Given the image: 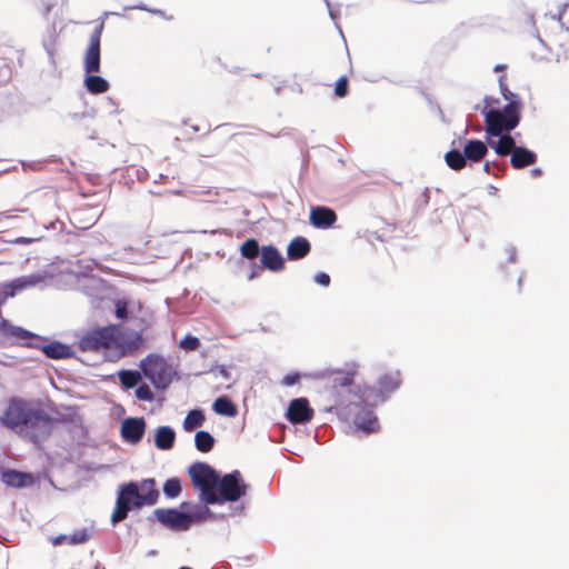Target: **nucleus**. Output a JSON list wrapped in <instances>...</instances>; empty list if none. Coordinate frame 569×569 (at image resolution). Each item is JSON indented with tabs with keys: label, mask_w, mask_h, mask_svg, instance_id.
<instances>
[{
	"label": "nucleus",
	"mask_w": 569,
	"mask_h": 569,
	"mask_svg": "<svg viewBox=\"0 0 569 569\" xmlns=\"http://www.w3.org/2000/svg\"><path fill=\"white\" fill-rule=\"evenodd\" d=\"M400 373H385L378 379V388L363 386L358 387L352 392V399L350 400V407L361 408L355 413L353 425L357 430L362 431L366 435L373 433L379 429V421L375 415L372 408L378 403H383L390 393L395 392L400 387Z\"/></svg>",
	"instance_id": "f03ea898"
},
{
	"label": "nucleus",
	"mask_w": 569,
	"mask_h": 569,
	"mask_svg": "<svg viewBox=\"0 0 569 569\" xmlns=\"http://www.w3.org/2000/svg\"><path fill=\"white\" fill-rule=\"evenodd\" d=\"M146 428V420L142 417H129L122 421L120 435L126 442L137 445L142 440Z\"/></svg>",
	"instance_id": "2eb2a0df"
},
{
	"label": "nucleus",
	"mask_w": 569,
	"mask_h": 569,
	"mask_svg": "<svg viewBox=\"0 0 569 569\" xmlns=\"http://www.w3.org/2000/svg\"><path fill=\"white\" fill-rule=\"evenodd\" d=\"M139 368L142 376L146 377L156 389L167 390L173 380L176 371L157 353H149L140 361Z\"/></svg>",
	"instance_id": "39448f33"
},
{
	"label": "nucleus",
	"mask_w": 569,
	"mask_h": 569,
	"mask_svg": "<svg viewBox=\"0 0 569 569\" xmlns=\"http://www.w3.org/2000/svg\"><path fill=\"white\" fill-rule=\"evenodd\" d=\"M212 409L216 413L228 418L238 415L237 405L227 396L218 397L212 405Z\"/></svg>",
	"instance_id": "a878e982"
},
{
	"label": "nucleus",
	"mask_w": 569,
	"mask_h": 569,
	"mask_svg": "<svg viewBox=\"0 0 569 569\" xmlns=\"http://www.w3.org/2000/svg\"><path fill=\"white\" fill-rule=\"evenodd\" d=\"M42 238H43V236H39V237H18L14 240H12V243H14V244H31V243H34V242L41 240Z\"/></svg>",
	"instance_id": "49530a36"
},
{
	"label": "nucleus",
	"mask_w": 569,
	"mask_h": 569,
	"mask_svg": "<svg viewBox=\"0 0 569 569\" xmlns=\"http://www.w3.org/2000/svg\"><path fill=\"white\" fill-rule=\"evenodd\" d=\"M505 252L507 253V261L509 263H516L517 262V256L518 251L517 248L512 244H509L505 248Z\"/></svg>",
	"instance_id": "09e8293b"
},
{
	"label": "nucleus",
	"mask_w": 569,
	"mask_h": 569,
	"mask_svg": "<svg viewBox=\"0 0 569 569\" xmlns=\"http://www.w3.org/2000/svg\"><path fill=\"white\" fill-rule=\"evenodd\" d=\"M153 517L163 527L171 531L181 532L190 529V518L187 512L177 508H158L153 511Z\"/></svg>",
	"instance_id": "9b49d317"
},
{
	"label": "nucleus",
	"mask_w": 569,
	"mask_h": 569,
	"mask_svg": "<svg viewBox=\"0 0 569 569\" xmlns=\"http://www.w3.org/2000/svg\"><path fill=\"white\" fill-rule=\"evenodd\" d=\"M206 420V416L203 410L201 409H192L190 410L184 420H183V429L187 432L193 431L194 429L201 427Z\"/></svg>",
	"instance_id": "cd10ccee"
},
{
	"label": "nucleus",
	"mask_w": 569,
	"mask_h": 569,
	"mask_svg": "<svg viewBox=\"0 0 569 569\" xmlns=\"http://www.w3.org/2000/svg\"><path fill=\"white\" fill-rule=\"evenodd\" d=\"M104 29V20L98 19L97 26L89 38V46L83 58V69L88 72H100L101 66V36Z\"/></svg>",
	"instance_id": "9d476101"
},
{
	"label": "nucleus",
	"mask_w": 569,
	"mask_h": 569,
	"mask_svg": "<svg viewBox=\"0 0 569 569\" xmlns=\"http://www.w3.org/2000/svg\"><path fill=\"white\" fill-rule=\"evenodd\" d=\"M62 224H63V223H62L61 221L57 220V221L51 222V223H50V224H48V226H44L43 228H44L46 230H49V229H52V230H61Z\"/></svg>",
	"instance_id": "bf43d9fd"
},
{
	"label": "nucleus",
	"mask_w": 569,
	"mask_h": 569,
	"mask_svg": "<svg viewBox=\"0 0 569 569\" xmlns=\"http://www.w3.org/2000/svg\"><path fill=\"white\" fill-rule=\"evenodd\" d=\"M176 441V431L170 426H161L157 428L154 433V446L159 450H170L173 448Z\"/></svg>",
	"instance_id": "5701e85b"
},
{
	"label": "nucleus",
	"mask_w": 569,
	"mask_h": 569,
	"mask_svg": "<svg viewBox=\"0 0 569 569\" xmlns=\"http://www.w3.org/2000/svg\"><path fill=\"white\" fill-rule=\"evenodd\" d=\"M121 386L124 389L137 388L139 383L142 382V372L138 370H120L117 373Z\"/></svg>",
	"instance_id": "bb28decb"
},
{
	"label": "nucleus",
	"mask_w": 569,
	"mask_h": 569,
	"mask_svg": "<svg viewBox=\"0 0 569 569\" xmlns=\"http://www.w3.org/2000/svg\"><path fill=\"white\" fill-rule=\"evenodd\" d=\"M179 347L184 351H194L200 347V340L194 336L187 335L180 340Z\"/></svg>",
	"instance_id": "c9c22d12"
},
{
	"label": "nucleus",
	"mask_w": 569,
	"mask_h": 569,
	"mask_svg": "<svg viewBox=\"0 0 569 569\" xmlns=\"http://www.w3.org/2000/svg\"><path fill=\"white\" fill-rule=\"evenodd\" d=\"M491 167L497 168L499 171H503L505 170V167H501L497 161H492V162L487 161L483 164V171L487 172V173H490L491 172L490 171Z\"/></svg>",
	"instance_id": "4d7b16f0"
},
{
	"label": "nucleus",
	"mask_w": 569,
	"mask_h": 569,
	"mask_svg": "<svg viewBox=\"0 0 569 569\" xmlns=\"http://www.w3.org/2000/svg\"><path fill=\"white\" fill-rule=\"evenodd\" d=\"M445 161H446L447 166L455 171H459V170L463 169L467 164V159L465 157V152H463V150L461 151L459 149L449 150L445 154Z\"/></svg>",
	"instance_id": "c85d7f7f"
},
{
	"label": "nucleus",
	"mask_w": 569,
	"mask_h": 569,
	"mask_svg": "<svg viewBox=\"0 0 569 569\" xmlns=\"http://www.w3.org/2000/svg\"><path fill=\"white\" fill-rule=\"evenodd\" d=\"M335 93L339 98H343L348 94V79L346 77H341L336 82Z\"/></svg>",
	"instance_id": "ea45409f"
},
{
	"label": "nucleus",
	"mask_w": 569,
	"mask_h": 569,
	"mask_svg": "<svg viewBox=\"0 0 569 569\" xmlns=\"http://www.w3.org/2000/svg\"><path fill=\"white\" fill-rule=\"evenodd\" d=\"M46 279V273H31L6 282L2 284V289H4V298H13L23 290L38 287L42 284Z\"/></svg>",
	"instance_id": "f8f14e48"
},
{
	"label": "nucleus",
	"mask_w": 569,
	"mask_h": 569,
	"mask_svg": "<svg viewBox=\"0 0 569 569\" xmlns=\"http://www.w3.org/2000/svg\"><path fill=\"white\" fill-rule=\"evenodd\" d=\"M218 370L219 375L226 379V380H230L231 379V375L230 372L227 370L226 366L224 365H216L214 367H211L210 368V372H213L214 370Z\"/></svg>",
	"instance_id": "3c124183"
},
{
	"label": "nucleus",
	"mask_w": 569,
	"mask_h": 569,
	"mask_svg": "<svg viewBox=\"0 0 569 569\" xmlns=\"http://www.w3.org/2000/svg\"><path fill=\"white\" fill-rule=\"evenodd\" d=\"M11 78V68L4 58H0V84L6 83Z\"/></svg>",
	"instance_id": "a19ab883"
},
{
	"label": "nucleus",
	"mask_w": 569,
	"mask_h": 569,
	"mask_svg": "<svg viewBox=\"0 0 569 569\" xmlns=\"http://www.w3.org/2000/svg\"><path fill=\"white\" fill-rule=\"evenodd\" d=\"M84 72H86V76H84L83 84H84L86 89L88 90V92H90L92 94H100V93H104L109 90L110 84L106 78L96 74L97 72H88L87 70H84Z\"/></svg>",
	"instance_id": "b1692460"
},
{
	"label": "nucleus",
	"mask_w": 569,
	"mask_h": 569,
	"mask_svg": "<svg viewBox=\"0 0 569 569\" xmlns=\"http://www.w3.org/2000/svg\"><path fill=\"white\" fill-rule=\"evenodd\" d=\"M134 395L137 399L151 402L154 400V395L147 383H139L136 388Z\"/></svg>",
	"instance_id": "f704fd0d"
},
{
	"label": "nucleus",
	"mask_w": 569,
	"mask_h": 569,
	"mask_svg": "<svg viewBox=\"0 0 569 569\" xmlns=\"http://www.w3.org/2000/svg\"><path fill=\"white\" fill-rule=\"evenodd\" d=\"M116 327L107 326L87 332L78 342L81 351H98L118 343Z\"/></svg>",
	"instance_id": "0eeeda50"
},
{
	"label": "nucleus",
	"mask_w": 569,
	"mask_h": 569,
	"mask_svg": "<svg viewBox=\"0 0 569 569\" xmlns=\"http://www.w3.org/2000/svg\"><path fill=\"white\" fill-rule=\"evenodd\" d=\"M262 247L259 246V242L254 238L247 239L240 246V254L242 258L247 260H254L261 254Z\"/></svg>",
	"instance_id": "7c9ffc66"
},
{
	"label": "nucleus",
	"mask_w": 569,
	"mask_h": 569,
	"mask_svg": "<svg viewBox=\"0 0 569 569\" xmlns=\"http://www.w3.org/2000/svg\"><path fill=\"white\" fill-rule=\"evenodd\" d=\"M323 1H325L326 6H327V8H328L329 16H330L331 20L335 22V24H336V27L338 28L339 32H340V33H342L341 28H340V26H339V24H338V22H337V19H338V17H339V10L333 9V8L331 7V3H330V1H329V0H323Z\"/></svg>",
	"instance_id": "8fccbe9b"
},
{
	"label": "nucleus",
	"mask_w": 569,
	"mask_h": 569,
	"mask_svg": "<svg viewBox=\"0 0 569 569\" xmlns=\"http://www.w3.org/2000/svg\"><path fill=\"white\" fill-rule=\"evenodd\" d=\"M300 379V375L298 372L288 373L282 379V385L287 387H291L296 385Z\"/></svg>",
	"instance_id": "de8ad7c7"
},
{
	"label": "nucleus",
	"mask_w": 569,
	"mask_h": 569,
	"mask_svg": "<svg viewBox=\"0 0 569 569\" xmlns=\"http://www.w3.org/2000/svg\"><path fill=\"white\" fill-rule=\"evenodd\" d=\"M260 263L271 272L284 270V258L273 244L262 246Z\"/></svg>",
	"instance_id": "dca6fc26"
},
{
	"label": "nucleus",
	"mask_w": 569,
	"mask_h": 569,
	"mask_svg": "<svg viewBox=\"0 0 569 569\" xmlns=\"http://www.w3.org/2000/svg\"><path fill=\"white\" fill-rule=\"evenodd\" d=\"M525 274H526V272L521 271V273H520V276L518 278V289H519V291L521 290V286H522V281L525 279Z\"/></svg>",
	"instance_id": "69168bd1"
},
{
	"label": "nucleus",
	"mask_w": 569,
	"mask_h": 569,
	"mask_svg": "<svg viewBox=\"0 0 569 569\" xmlns=\"http://www.w3.org/2000/svg\"><path fill=\"white\" fill-rule=\"evenodd\" d=\"M337 220L336 212L328 207H316L310 212V223L318 229H328Z\"/></svg>",
	"instance_id": "f3484780"
},
{
	"label": "nucleus",
	"mask_w": 569,
	"mask_h": 569,
	"mask_svg": "<svg viewBox=\"0 0 569 569\" xmlns=\"http://www.w3.org/2000/svg\"><path fill=\"white\" fill-rule=\"evenodd\" d=\"M353 378H355V371H347V372H337V376L332 379L333 388H348V397H347V403H345V400H340L339 405L335 408H331L330 410L335 409L338 413V416L342 419L348 420L350 417H352V421L355 420V413L361 410L363 406L360 408H355V406L350 407V400L352 399V392L357 390V387H353Z\"/></svg>",
	"instance_id": "1a4fd4ad"
},
{
	"label": "nucleus",
	"mask_w": 569,
	"mask_h": 569,
	"mask_svg": "<svg viewBox=\"0 0 569 569\" xmlns=\"http://www.w3.org/2000/svg\"><path fill=\"white\" fill-rule=\"evenodd\" d=\"M489 98H485V102L488 103ZM485 116V131L489 137H500L502 133H510L519 123L513 118H506L500 113L499 109L488 108L486 104L481 109Z\"/></svg>",
	"instance_id": "6e6552de"
},
{
	"label": "nucleus",
	"mask_w": 569,
	"mask_h": 569,
	"mask_svg": "<svg viewBox=\"0 0 569 569\" xmlns=\"http://www.w3.org/2000/svg\"><path fill=\"white\" fill-rule=\"evenodd\" d=\"M1 327L6 335L16 337L18 339H29L24 343L26 347L34 348L42 351V347L47 345L48 339L46 337L38 336L31 331H28L21 327L12 326L8 320L1 318Z\"/></svg>",
	"instance_id": "4468645a"
},
{
	"label": "nucleus",
	"mask_w": 569,
	"mask_h": 569,
	"mask_svg": "<svg viewBox=\"0 0 569 569\" xmlns=\"http://www.w3.org/2000/svg\"><path fill=\"white\" fill-rule=\"evenodd\" d=\"M127 315H128L127 306L126 305H117V308H116L117 318L123 320L127 318Z\"/></svg>",
	"instance_id": "5fc2aeb1"
},
{
	"label": "nucleus",
	"mask_w": 569,
	"mask_h": 569,
	"mask_svg": "<svg viewBox=\"0 0 569 569\" xmlns=\"http://www.w3.org/2000/svg\"><path fill=\"white\" fill-rule=\"evenodd\" d=\"M159 495L153 478L121 483L117 490L116 505L110 518L111 525L116 527L123 521L131 510L154 506L158 502Z\"/></svg>",
	"instance_id": "7ed1b4c3"
},
{
	"label": "nucleus",
	"mask_w": 569,
	"mask_h": 569,
	"mask_svg": "<svg viewBox=\"0 0 569 569\" xmlns=\"http://www.w3.org/2000/svg\"><path fill=\"white\" fill-rule=\"evenodd\" d=\"M499 138L501 139V141L506 146V148H509V154H511V151L515 148L519 147V146H516V139L510 133H502Z\"/></svg>",
	"instance_id": "c03bdc74"
},
{
	"label": "nucleus",
	"mask_w": 569,
	"mask_h": 569,
	"mask_svg": "<svg viewBox=\"0 0 569 569\" xmlns=\"http://www.w3.org/2000/svg\"><path fill=\"white\" fill-rule=\"evenodd\" d=\"M148 172L146 169H137V178L138 180H146Z\"/></svg>",
	"instance_id": "680f3d73"
},
{
	"label": "nucleus",
	"mask_w": 569,
	"mask_h": 569,
	"mask_svg": "<svg viewBox=\"0 0 569 569\" xmlns=\"http://www.w3.org/2000/svg\"><path fill=\"white\" fill-rule=\"evenodd\" d=\"M1 479L8 487L23 488L32 481L30 473L21 472L14 469H7L2 472Z\"/></svg>",
	"instance_id": "393cba45"
},
{
	"label": "nucleus",
	"mask_w": 569,
	"mask_h": 569,
	"mask_svg": "<svg viewBox=\"0 0 569 569\" xmlns=\"http://www.w3.org/2000/svg\"><path fill=\"white\" fill-rule=\"evenodd\" d=\"M262 264L260 263V266L256 264V263H252L251 264V271L248 276V280H253L256 278H258L262 271Z\"/></svg>",
	"instance_id": "603ef678"
},
{
	"label": "nucleus",
	"mask_w": 569,
	"mask_h": 569,
	"mask_svg": "<svg viewBox=\"0 0 569 569\" xmlns=\"http://www.w3.org/2000/svg\"><path fill=\"white\" fill-rule=\"evenodd\" d=\"M249 485L243 480L239 470L219 476L213 495H207L210 505H223L224 502H237L246 496Z\"/></svg>",
	"instance_id": "20e7f679"
},
{
	"label": "nucleus",
	"mask_w": 569,
	"mask_h": 569,
	"mask_svg": "<svg viewBox=\"0 0 569 569\" xmlns=\"http://www.w3.org/2000/svg\"><path fill=\"white\" fill-rule=\"evenodd\" d=\"M286 417L293 425H303L313 418V409L307 398H296L290 401Z\"/></svg>",
	"instance_id": "ddd939ff"
},
{
	"label": "nucleus",
	"mask_w": 569,
	"mask_h": 569,
	"mask_svg": "<svg viewBox=\"0 0 569 569\" xmlns=\"http://www.w3.org/2000/svg\"><path fill=\"white\" fill-rule=\"evenodd\" d=\"M50 540H51L53 546H60V545H62L66 541L69 542V536H67V535H59L57 537H52Z\"/></svg>",
	"instance_id": "6e6d98bb"
},
{
	"label": "nucleus",
	"mask_w": 569,
	"mask_h": 569,
	"mask_svg": "<svg viewBox=\"0 0 569 569\" xmlns=\"http://www.w3.org/2000/svg\"><path fill=\"white\" fill-rule=\"evenodd\" d=\"M505 68H506V66H505V64H497V66L495 67V69H493V70H495L496 72H498V71H502Z\"/></svg>",
	"instance_id": "774afa93"
},
{
	"label": "nucleus",
	"mask_w": 569,
	"mask_h": 569,
	"mask_svg": "<svg viewBox=\"0 0 569 569\" xmlns=\"http://www.w3.org/2000/svg\"><path fill=\"white\" fill-rule=\"evenodd\" d=\"M42 352L47 358L53 360L68 359L74 356V351L70 346L57 340L47 342V345L42 347Z\"/></svg>",
	"instance_id": "aec40b11"
},
{
	"label": "nucleus",
	"mask_w": 569,
	"mask_h": 569,
	"mask_svg": "<svg viewBox=\"0 0 569 569\" xmlns=\"http://www.w3.org/2000/svg\"><path fill=\"white\" fill-rule=\"evenodd\" d=\"M190 518V527L196 523L206 520L211 516V510L207 506H194L191 511L187 512Z\"/></svg>",
	"instance_id": "72a5a7b5"
},
{
	"label": "nucleus",
	"mask_w": 569,
	"mask_h": 569,
	"mask_svg": "<svg viewBox=\"0 0 569 569\" xmlns=\"http://www.w3.org/2000/svg\"><path fill=\"white\" fill-rule=\"evenodd\" d=\"M51 30H52V34H50V38L43 40V47L49 56H53V51H54V41H56V36H54L56 24L54 23H52Z\"/></svg>",
	"instance_id": "79ce46f5"
},
{
	"label": "nucleus",
	"mask_w": 569,
	"mask_h": 569,
	"mask_svg": "<svg viewBox=\"0 0 569 569\" xmlns=\"http://www.w3.org/2000/svg\"><path fill=\"white\" fill-rule=\"evenodd\" d=\"M162 491L169 499L179 497L182 491L181 480L177 477L167 479L162 486Z\"/></svg>",
	"instance_id": "2f4dec72"
},
{
	"label": "nucleus",
	"mask_w": 569,
	"mask_h": 569,
	"mask_svg": "<svg viewBox=\"0 0 569 569\" xmlns=\"http://www.w3.org/2000/svg\"><path fill=\"white\" fill-rule=\"evenodd\" d=\"M56 6V0H44L43 1V10H42V16L44 18H48L50 11L52 10V8Z\"/></svg>",
	"instance_id": "864d4df0"
},
{
	"label": "nucleus",
	"mask_w": 569,
	"mask_h": 569,
	"mask_svg": "<svg viewBox=\"0 0 569 569\" xmlns=\"http://www.w3.org/2000/svg\"><path fill=\"white\" fill-rule=\"evenodd\" d=\"M214 438L213 436L204 430H199L194 435V446L196 449L200 452L207 453L212 450L214 446Z\"/></svg>",
	"instance_id": "c756f323"
},
{
	"label": "nucleus",
	"mask_w": 569,
	"mask_h": 569,
	"mask_svg": "<svg viewBox=\"0 0 569 569\" xmlns=\"http://www.w3.org/2000/svg\"><path fill=\"white\" fill-rule=\"evenodd\" d=\"M88 540H89V533H88L87 528L76 530V531H73L72 535L69 536L70 545H79V543H83Z\"/></svg>",
	"instance_id": "4c0bfd02"
},
{
	"label": "nucleus",
	"mask_w": 569,
	"mask_h": 569,
	"mask_svg": "<svg viewBox=\"0 0 569 569\" xmlns=\"http://www.w3.org/2000/svg\"><path fill=\"white\" fill-rule=\"evenodd\" d=\"M149 12H150V13H153V14L161 16V17H163V16H164L163 11H162V10H160V9H152V8H150Z\"/></svg>",
	"instance_id": "338daca9"
},
{
	"label": "nucleus",
	"mask_w": 569,
	"mask_h": 569,
	"mask_svg": "<svg viewBox=\"0 0 569 569\" xmlns=\"http://www.w3.org/2000/svg\"><path fill=\"white\" fill-rule=\"evenodd\" d=\"M530 173H531L532 177H540L542 174V170L540 168H533L530 171Z\"/></svg>",
	"instance_id": "e2e57ef3"
},
{
	"label": "nucleus",
	"mask_w": 569,
	"mask_h": 569,
	"mask_svg": "<svg viewBox=\"0 0 569 569\" xmlns=\"http://www.w3.org/2000/svg\"><path fill=\"white\" fill-rule=\"evenodd\" d=\"M499 88H500V92H501L502 97L505 98V100L510 101V100L520 99L517 93H515L508 89V86L505 82L503 76L499 78Z\"/></svg>",
	"instance_id": "58836bf2"
},
{
	"label": "nucleus",
	"mask_w": 569,
	"mask_h": 569,
	"mask_svg": "<svg viewBox=\"0 0 569 569\" xmlns=\"http://www.w3.org/2000/svg\"><path fill=\"white\" fill-rule=\"evenodd\" d=\"M493 137H489L487 138V148L490 147L495 150V152L500 156V157H505V156H508L509 154V148H506V146L502 143L501 139L499 138L498 140H495L492 139Z\"/></svg>",
	"instance_id": "e433bc0d"
},
{
	"label": "nucleus",
	"mask_w": 569,
	"mask_h": 569,
	"mask_svg": "<svg viewBox=\"0 0 569 569\" xmlns=\"http://www.w3.org/2000/svg\"><path fill=\"white\" fill-rule=\"evenodd\" d=\"M192 486L200 492V500L210 505L207 495H213L220 472L207 462L196 461L188 468Z\"/></svg>",
	"instance_id": "423d86ee"
},
{
	"label": "nucleus",
	"mask_w": 569,
	"mask_h": 569,
	"mask_svg": "<svg viewBox=\"0 0 569 569\" xmlns=\"http://www.w3.org/2000/svg\"><path fill=\"white\" fill-rule=\"evenodd\" d=\"M522 107V102L520 99L510 100L506 106H503L500 110V113L505 116L506 118H513L517 123L520 122L521 116L520 110Z\"/></svg>",
	"instance_id": "473e14b6"
},
{
	"label": "nucleus",
	"mask_w": 569,
	"mask_h": 569,
	"mask_svg": "<svg viewBox=\"0 0 569 569\" xmlns=\"http://www.w3.org/2000/svg\"><path fill=\"white\" fill-rule=\"evenodd\" d=\"M124 10H142V11L149 12L150 8H148L144 3L141 2V3L134 4V6H126Z\"/></svg>",
	"instance_id": "13d9d810"
},
{
	"label": "nucleus",
	"mask_w": 569,
	"mask_h": 569,
	"mask_svg": "<svg viewBox=\"0 0 569 569\" xmlns=\"http://www.w3.org/2000/svg\"><path fill=\"white\" fill-rule=\"evenodd\" d=\"M96 109L93 108H90V109H87L82 112H73L70 114L71 119L73 120H80L82 118H90V119H93L96 117Z\"/></svg>",
	"instance_id": "a18cd8bd"
},
{
	"label": "nucleus",
	"mask_w": 569,
	"mask_h": 569,
	"mask_svg": "<svg viewBox=\"0 0 569 569\" xmlns=\"http://www.w3.org/2000/svg\"><path fill=\"white\" fill-rule=\"evenodd\" d=\"M313 281L319 284V286H322L325 288L329 287L330 286V282H331V278L330 276L325 272V271H320L318 273L315 274L313 277Z\"/></svg>",
	"instance_id": "37998d69"
},
{
	"label": "nucleus",
	"mask_w": 569,
	"mask_h": 569,
	"mask_svg": "<svg viewBox=\"0 0 569 569\" xmlns=\"http://www.w3.org/2000/svg\"><path fill=\"white\" fill-rule=\"evenodd\" d=\"M107 103H108L109 106L113 107V110H112L111 112H113V113H118V108L116 107V103H114V101H113L111 98H108V99H107Z\"/></svg>",
	"instance_id": "0e129e2a"
},
{
	"label": "nucleus",
	"mask_w": 569,
	"mask_h": 569,
	"mask_svg": "<svg viewBox=\"0 0 569 569\" xmlns=\"http://www.w3.org/2000/svg\"><path fill=\"white\" fill-rule=\"evenodd\" d=\"M537 162V154L535 151L526 148L518 147L511 151L510 163L515 169H522L532 166Z\"/></svg>",
	"instance_id": "a211bd4d"
},
{
	"label": "nucleus",
	"mask_w": 569,
	"mask_h": 569,
	"mask_svg": "<svg viewBox=\"0 0 569 569\" xmlns=\"http://www.w3.org/2000/svg\"><path fill=\"white\" fill-rule=\"evenodd\" d=\"M91 267L88 264L81 273L86 277L84 283L81 286L82 291L92 298H101L104 292V281L99 277H88L87 272L91 271Z\"/></svg>",
	"instance_id": "412c9836"
},
{
	"label": "nucleus",
	"mask_w": 569,
	"mask_h": 569,
	"mask_svg": "<svg viewBox=\"0 0 569 569\" xmlns=\"http://www.w3.org/2000/svg\"><path fill=\"white\" fill-rule=\"evenodd\" d=\"M311 244L305 237H295L287 247V257L291 261L300 260L309 254Z\"/></svg>",
	"instance_id": "6ab92c4d"
},
{
	"label": "nucleus",
	"mask_w": 569,
	"mask_h": 569,
	"mask_svg": "<svg viewBox=\"0 0 569 569\" xmlns=\"http://www.w3.org/2000/svg\"><path fill=\"white\" fill-rule=\"evenodd\" d=\"M209 232L211 234H224V236H228V237L232 236V230H230V229H214V230H211Z\"/></svg>",
	"instance_id": "052dcab7"
},
{
	"label": "nucleus",
	"mask_w": 569,
	"mask_h": 569,
	"mask_svg": "<svg viewBox=\"0 0 569 569\" xmlns=\"http://www.w3.org/2000/svg\"><path fill=\"white\" fill-rule=\"evenodd\" d=\"M463 152L467 161L480 162L488 153L486 142L478 139H470L465 143Z\"/></svg>",
	"instance_id": "4be33fe9"
},
{
	"label": "nucleus",
	"mask_w": 569,
	"mask_h": 569,
	"mask_svg": "<svg viewBox=\"0 0 569 569\" xmlns=\"http://www.w3.org/2000/svg\"><path fill=\"white\" fill-rule=\"evenodd\" d=\"M0 422L36 446L51 436L56 425V420L44 409L20 398L10 399Z\"/></svg>",
	"instance_id": "f257e3e1"
}]
</instances>
